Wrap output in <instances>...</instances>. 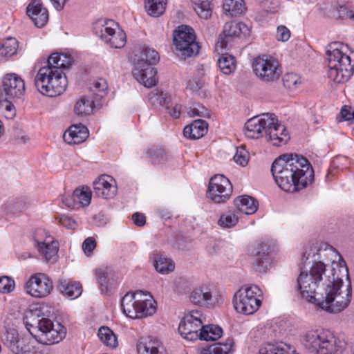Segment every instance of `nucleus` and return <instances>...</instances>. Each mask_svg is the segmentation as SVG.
I'll use <instances>...</instances> for the list:
<instances>
[{"instance_id":"nucleus-1","label":"nucleus","mask_w":354,"mask_h":354,"mask_svg":"<svg viewBox=\"0 0 354 354\" xmlns=\"http://www.w3.org/2000/svg\"><path fill=\"white\" fill-rule=\"evenodd\" d=\"M271 172L278 186L287 192L306 187L313 178V170L308 160L297 154H284L272 163Z\"/></svg>"},{"instance_id":"nucleus-2","label":"nucleus","mask_w":354,"mask_h":354,"mask_svg":"<svg viewBox=\"0 0 354 354\" xmlns=\"http://www.w3.org/2000/svg\"><path fill=\"white\" fill-rule=\"evenodd\" d=\"M339 260L341 257H338ZM333 277L326 279V288L317 293L315 305L329 313H339L346 309L351 299L352 288L349 283L344 292L342 290L343 278L348 279V270L344 261L333 259Z\"/></svg>"},{"instance_id":"nucleus-3","label":"nucleus","mask_w":354,"mask_h":354,"mask_svg":"<svg viewBox=\"0 0 354 354\" xmlns=\"http://www.w3.org/2000/svg\"><path fill=\"white\" fill-rule=\"evenodd\" d=\"M244 129L245 135L248 138L265 137L275 146L286 144L290 139L286 127L272 113H263L249 119L245 124Z\"/></svg>"},{"instance_id":"nucleus-4","label":"nucleus","mask_w":354,"mask_h":354,"mask_svg":"<svg viewBox=\"0 0 354 354\" xmlns=\"http://www.w3.org/2000/svg\"><path fill=\"white\" fill-rule=\"evenodd\" d=\"M46 306L41 305L33 308L26 315V326L30 333L39 342L51 345L62 341L66 330L59 324L55 326L45 314Z\"/></svg>"},{"instance_id":"nucleus-5","label":"nucleus","mask_w":354,"mask_h":354,"mask_svg":"<svg viewBox=\"0 0 354 354\" xmlns=\"http://www.w3.org/2000/svg\"><path fill=\"white\" fill-rule=\"evenodd\" d=\"M324 265L322 262L313 263L308 271H302L299 275L297 283V290L301 295L308 301L316 304L317 293L321 288H325V281L326 278L333 277V261L331 263L330 270L323 272Z\"/></svg>"},{"instance_id":"nucleus-6","label":"nucleus","mask_w":354,"mask_h":354,"mask_svg":"<svg viewBox=\"0 0 354 354\" xmlns=\"http://www.w3.org/2000/svg\"><path fill=\"white\" fill-rule=\"evenodd\" d=\"M348 46L342 43H333L326 51L328 61V77L335 82L344 83L351 77L354 70V61L348 54Z\"/></svg>"},{"instance_id":"nucleus-7","label":"nucleus","mask_w":354,"mask_h":354,"mask_svg":"<svg viewBox=\"0 0 354 354\" xmlns=\"http://www.w3.org/2000/svg\"><path fill=\"white\" fill-rule=\"evenodd\" d=\"M303 342L306 348L315 354L340 353L344 346V343L332 331L324 329L306 331Z\"/></svg>"},{"instance_id":"nucleus-8","label":"nucleus","mask_w":354,"mask_h":354,"mask_svg":"<svg viewBox=\"0 0 354 354\" xmlns=\"http://www.w3.org/2000/svg\"><path fill=\"white\" fill-rule=\"evenodd\" d=\"M35 84L42 95L53 97L65 91L68 80L62 71L44 66L38 71Z\"/></svg>"},{"instance_id":"nucleus-9","label":"nucleus","mask_w":354,"mask_h":354,"mask_svg":"<svg viewBox=\"0 0 354 354\" xmlns=\"http://www.w3.org/2000/svg\"><path fill=\"white\" fill-rule=\"evenodd\" d=\"M121 306L123 313L132 319H140L155 313L156 307L151 295L143 291L126 294Z\"/></svg>"},{"instance_id":"nucleus-10","label":"nucleus","mask_w":354,"mask_h":354,"mask_svg":"<svg viewBox=\"0 0 354 354\" xmlns=\"http://www.w3.org/2000/svg\"><path fill=\"white\" fill-rule=\"evenodd\" d=\"M261 296L262 292L257 286H243L234 295V307L239 313L252 315L261 305Z\"/></svg>"},{"instance_id":"nucleus-11","label":"nucleus","mask_w":354,"mask_h":354,"mask_svg":"<svg viewBox=\"0 0 354 354\" xmlns=\"http://www.w3.org/2000/svg\"><path fill=\"white\" fill-rule=\"evenodd\" d=\"M254 74L263 82L271 83L277 81L282 73L279 61L269 55L257 57L252 62Z\"/></svg>"},{"instance_id":"nucleus-12","label":"nucleus","mask_w":354,"mask_h":354,"mask_svg":"<svg viewBox=\"0 0 354 354\" xmlns=\"http://www.w3.org/2000/svg\"><path fill=\"white\" fill-rule=\"evenodd\" d=\"M174 44L178 51V56L184 59L196 55L199 46L196 42V35L192 28L180 26L174 33Z\"/></svg>"},{"instance_id":"nucleus-13","label":"nucleus","mask_w":354,"mask_h":354,"mask_svg":"<svg viewBox=\"0 0 354 354\" xmlns=\"http://www.w3.org/2000/svg\"><path fill=\"white\" fill-rule=\"evenodd\" d=\"M34 245L39 254L47 262L54 263L58 257L59 243L51 237L48 232L43 229H38L34 234Z\"/></svg>"},{"instance_id":"nucleus-14","label":"nucleus","mask_w":354,"mask_h":354,"mask_svg":"<svg viewBox=\"0 0 354 354\" xmlns=\"http://www.w3.org/2000/svg\"><path fill=\"white\" fill-rule=\"evenodd\" d=\"M232 193L230 181L223 175H215L210 179L207 197L216 203H225Z\"/></svg>"},{"instance_id":"nucleus-15","label":"nucleus","mask_w":354,"mask_h":354,"mask_svg":"<svg viewBox=\"0 0 354 354\" xmlns=\"http://www.w3.org/2000/svg\"><path fill=\"white\" fill-rule=\"evenodd\" d=\"M203 315L198 310H192L185 315L178 326V331L181 336L188 340L192 341L199 338L202 324Z\"/></svg>"},{"instance_id":"nucleus-16","label":"nucleus","mask_w":354,"mask_h":354,"mask_svg":"<svg viewBox=\"0 0 354 354\" xmlns=\"http://www.w3.org/2000/svg\"><path fill=\"white\" fill-rule=\"evenodd\" d=\"M274 250V245L269 241H260L254 244L250 252L254 258V266L259 272H265L271 263L270 254Z\"/></svg>"},{"instance_id":"nucleus-17","label":"nucleus","mask_w":354,"mask_h":354,"mask_svg":"<svg viewBox=\"0 0 354 354\" xmlns=\"http://www.w3.org/2000/svg\"><path fill=\"white\" fill-rule=\"evenodd\" d=\"M53 289V281L46 274L41 272L30 276L25 284L26 292L36 298L48 296Z\"/></svg>"},{"instance_id":"nucleus-18","label":"nucleus","mask_w":354,"mask_h":354,"mask_svg":"<svg viewBox=\"0 0 354 354\" xmlns=\"http://www.w3.org/2000/svg\"><path fill=\"white\" fill-rule=\"evenodd\" d=\"M100 32L102 40L111 48H121L124 46L127 41L126 34L114 21H106Z\"/></svg>"},{"instance_id":"nucleus-19","label":"nucleus","mask_w":354,"mask_h":354,"mask_svg":"<svg viewBox=\"0 0 354 354\" xmlns=\"http://www.w3.org/2000/svg\"><path fill=\"white\" fill-rule=\"evenodd\" d=\"M189 298L194 304L211 308L218 304L221 296L210 286L203 285L196 288Z\"/></svg>"},{"instance_id":"nucleus-20","label":"nucleus","mask_w":354,"mask_h":354,"mask_svg":"<svg viewBox=\"0 0 354 354\" xmlns=\"http://www.w3.org/2000/svg\"><path fill=\"white\" fill-rule=\"evenodd\" d=\"M3 91L6 100H15L21 98L25 93V82L15 73L4 75L2 81Z\"/></svg>"},{"instance_id":"nucleus-21","label":"nucleus","mask_w":354,"mask_h":354,"mask_svg":"<svg viewBox=\"0 0 354 354\" xmlns=\"http://www.w3.org/2000/svg\"><path fill=\"white\" fill-rule=\"evenodd\" d=\"M157 71L143 60H138L133 71L134 78L145 87L151 88L156 85L158 78Z\"/></svg>"},{"instance_id":"nucleus-22","label":"nucleus","mask_w":354,"mask_h":354,"mask_svg":"<svg viewBox=\"0 0 354 354\" xmlns=\"http://www.w3.org/2000/svg\"><path fill=\"white\" fill-rule=\"evenodd\" d=\"M249 31L248 27L242 22L236 21L226 22L223 26L222 34L219 36L216 43V48H227L230 39L238 37L241 34L247 35Z\"/></svg>"},{"instance_id":"nucleus-23","label":"nucleus","mask_w":354,"mask_h":354,"mask_svg":"<svg viewBox=\"0 0 354 354\" xmlns=\"http://www.w3.org/2000/svg\"><path fill=\"white\" fill-rule=\"evenodd\" d=\"M93 189L97 197L111 199L117 194V183L112 176L102 175L93 182Z\"/></svg>"},{"instance_id":"nucleus-24","label":"nucleus","mask_w":354,"mask_h":354,"mask_svg":"<svg viewBox=\"0 0 354 354\" xmlns=\"http://www.w3.org/2000/svg\"><path fill=\"white\" fill-rule=\"evenodd\" d=\"M26 12L34 24L38 28L44 27L48 21V12L37 0H32L27 6Z\"/></svg>"},{"instance_id":"nucleus-25","label":"nucleus","mask_w":354,"mask_h":354,"mask_svg":"<svg viewBox=\"0 0 354 354\" xmlns=\"http://www.w3.org/2000/svg\"><path fill=\"white\" fill-rule=\"evenodd\" d=\"M138 354H167L162 342L156 337L141 338L137 344Z\"/></svg>"},{"instance_id":"nucleus-26","label":"nucleus","mask_w":354,"mask_h":354,"mask_svg":"<svg viewBox=\"0 0 354 354\" xmlns=\"http://www.w3.org/2000/svg\"><path fill=\"white\" fill-rule=\"evenodd\" d=\"M88 136V129L80 124L71 126L63 135L64 140L69 145L80 144Z\"/></svg>"},{"instance_id":"nucleus-27","label":"nucleus","mask_w":354,"mask_h":354,"mask_svg":"<svg viewBox=\"0 0 354 354\" xmlns=\"http://www.w3.org/2000/svg\"><path fill=\"white\" fill-rule=\"evenodd\" d=\"M149 258L155 270L160 274H168L175 269L173 260L159 252H153L150 254Z\"/></svg>"},{"instance_id":"nucleus-28","label":"nucleus","mask_w":354,"mask_h":354,"mask_svg":"<svg viewBox=\"0 0 354 354\" xmlns=\"http://www.w3.org/2000/svg\"><path fill=\"white\" fill-rule=\"evenodd\" d=\"M149 100L153 105L159 104L160 106H166L167 109H169V115L173 118L177 119L180 117L181 113V105L176 104L171 109H170L169 106V102L167 100L168 97L166 93H164L163 92H151L149 94Z\"/></svg>"},{"instance_id":"nucleus-29","label":"nucleus","mask_w":354,"mask_h":354,"mask_svg":"<svg viewBox=\"0 0 354 354\" xmlns=\"http://www.w3.org/2000/svg\"><path fill=\"white\" fill-rule=\"evenodd\" d=\"M91 196L89 187L77 188L70 198H66V205L69 207H74L75 203H78L82 207L88 206L91 203Z\"/></svg>"},{"instance_id":"nucleus-30","label":"nucleus","mask_w":354,"mask_h":354,"mask_svg":"<svg viewBox=\"0 0 354 354\" xmlns=\"http://www.w3.org/2000/svg\"><path fill=\"white\" fill-rule=\"evenodd\" d=\"M207 123L203 120H194L190 125L184 128V136L189 139H199L207 131Z\"/></svg>"},{"instance_id":"nucleus-31","label":"nucleus","mask_w":354,"mask_h":354,"mask_svg":"<svg viewBox=\"0 0 354 354\" xmlns=\"http://www.w3.org/2000/svg\"><path fill=\"white\" fill-rule=\"evenodd\" d=\"M73 59L71 55L55 53L49 56L46 66L54 68L64 72L65 69L70 68Z\"/></svg>"},{"instance_id":"nucleus-32","label":"nucleus","mask_w":354,"mask_h":354,"mask_svg":"<svg viewBox=\"0 0 354 354\" xmlns=\"http://www.w3.org/2000/svg\"><path fill=\"white\" fill-rule=\"evenodd\" d=\"M237 209L245 214H252L257 210V203L252 197L241 196L234 200Z\"/></svg>"},{"instance_id":"nucleus-33","label":"nucleus","mask_w":354,"mask_h":354,"mask_svg":"<svg viewBox=\"0 0 354 354\" xmlns=\"http://www.w3.org/2000/svg\"><path fill=\"white\" fill-rule=\"evenodd\" d=\"M97 336L101 342L106 347L111 349H114L118 347V337L113 331L109 327L101 326L98 330Z\"/></svg>"},{"instance_id":"nucleus-34","label":"nucleus","mask_w":354,"mask_h":354,"mask_svg":"<svg viewBox=\"0 0 354 354\" xmlns=\"http://www.w3.org/2000/svg\"><path fill=\"white\" fill-rule=\"evenodd\" d=\"M167 4V0H145V9L149 16L158 17L165 12Z\"/></svg>"},{"instance_id":"nucleus-35","label":"nucleus","mask_w":354,"mask_h":354,"mask_svg":"<svg viewBox=\"0 0 354 354\" xmlns=\"http://www.w3.org/2000/svg\"><path fill=\"white\" fill-rule=\"evenodd\" d=\"M223 334L222 328L214 324H202L199 339L205 341H215L219 339Z\"/></svg>"},{"instance_id":"nucleus-36","label":"nucleus","mask_w":354,"mask_h":354,"mask_svg":"<svg viewBox=\"0 0 354 354\" xmlns=\"http://www.w3.org/2000/svg\"><path fill=\"white\" fill-rule=\"evenodd\" d=\"M60 291L71 299L78 297L82 292V288L80 283L62 280L59 283Z\"/></svg>"},{"instance_id":"nucleus-37","label":"nucleus","mask_w":354,"mask_h":354,"mask_svg":"<svg viewBox=\"0 0 354 354\" xmlns=\"http://www.w3.org/2000/svg\"><path fill=\"white\" fill-rule=\"evenodd\" d=\"M223 7L225 13L231 17L239 15L245 10L243 0H224Z\"/></svg>"},{"instance_id":"nucleus-38","label":"nucleus","mask_w":354,"mask_h":354,"mask_svg":"<svg viewBox=\"0 0 354 354\" xmlns=\"http://www.w3.org/2000/svg\"><path fill=\"white\" fill-rule=\"evenodd\" d=\"M19 42L15 37H8L0 44V54L3 57H12L17 52Z\"/></svg>"},{"instance_id":"nucleus-39","label":"nucleus","mask_w":354,"mask_h":354,"mask_svg":"<svg viewBox=\"0 0 354 354\" xmlns=\"http://www.w3.org/2000/svg\"><path fill=\"white\" fill-rule=\"evenodd\" d=\"M337 257V254L333 250L332 248L325 247V248H319L317 253L315 255V260L313 263L322 262L324 265L323 272L326 270H330V268H326L327 262L331 260L332 257Z\"/></svg>"},{"instance_id":"nucleus-40","label":"nucleus","mask_w":354,"mask_h":354,"mask_svg":"<svg viewBox=\"0 0 354 354\" xmlns=\"http://www.w3.org/2000/svg\"><path fill=\"white\" fill-rule=\"evenodd\" d=\"M218 65L222 73L229 75L236 68L235 59L230 55L223 54L218 59Z\"/></svg>"},{"instance_id":"nucleus-41","label":"nucleus","mask_w":354,"mask_h":354,"mask_svg":"<svg viewBox=\"0 0 354 354\" xmlns=\"http://www.w3.org/2000/svg\"><path fill=\"white\" fill-rule=\"evenodd\" d=\"M194 3V10L198 17L203 19H207L212 16L210 0H192Z\"/></svg>"},{"instance_id":"nucleus-42","label":"nucleus","mask_w":354,"mask_h":354,"mask_svg":"<svg viewBox=\"0 0 354 354\" xmlns=\"http://www.w3.org/2000/svg\"><path fill=\"white\" fill-rule=\"evenodd\" d=\"M234 342L228 338L225 342H218L211 345L208 351L210 354H230L233 351Z\"/></svg>"},{"instance_id":"nucleus-43","label":"nucleus","mask_w":354,"mask_h":354,"mask_svg":"<svg viewBox=\"0 0 354 354\" xmlns=\"http://www.w3.org/2000/svg\"><path fill=\"white\" fill-rule=\"evenodd\" d=\"M93 109V101L87 97H81L76 102L74 111L79 115H86L92 113Z\"/></svg>"},{"instance_id":"nucleus-44","label":"nucleus","mask_w":354,"mask_h":354,"mask_svg":"<svg viewBox=\"0 0 354 354\" xmlns=\"http://www.w3.org/2000/svg\"><path fill=\"white\" fill-rule=\"evenodd\" d=\"M147 156L153 164H158L167 159L165 150L158 147H151L147 150Z\"/></svg>"},{"instance_id":"nucleus-45","label":"nucleus","mask_w":354,"mask_h":354,"mask_svg":"<svg viewBox=\"0 0 354 354\" xmlns=\"http://www.w3.org/2000/svg\"><path fill=\"white\" fill-rule=\"evenodd\" d=\"M239 218L231 211L223 214L218 221V225L223 228H231L236 225Z\"/></svg>"},{"instance_id":"nucleus-46","label":"nucleus","mask_w":354,"mask_h":354,"mask_svg":"<svg viewBox=\"0 0 354 354\" xmlns=\"http://www.w3.org/2000/svg\"><path fill=\"white\" fill-rule=\"evenodd\" d=\"M283 82L285 87L288 89H296L302 83L301 77L295 73H287L283 77Z\"/></svg>"},{"instance_id":"nucleus-47","label":"nucleus","mask_w":354,"mask_h":354,"mask_svg":"<svg viewBox=\"0 0 354 354\" xmlns=\"http://www.w3.org/2000/svg\"><path fill=\"white\" fill-rule=\"evenodd\" d=\"M90 89L94 95L102 98L106 94V91L108 89L107 82L104 79L102 78L95 80L91 84Z\"/></svg>"},{"instance_id":"nucleus-48","label":"nucleus","mask_w":354,"mask_h":354,"mask_svg":"<svg viewBox=\"0 0 354 354\" xmlns=\"http://www.w3.org/2000/svg\"><path fill=\"white\" fill-rule=\"evenodd\" d=\"M139 60H143L145 62L150 64V66H152L158 62L159 55L154 49L147 48L142 51Z\"/></svg>"},{"instance_id":"nucleus-49","label":"nucleus","mask_w":354,"mask_h":354,"mask_svg":"<svg viewBox=\"0 0 354 354\" xmlns=\"http://www.w3.org/2000/svg\"><path fill=\"white\" fill-rule=\"evenodd\" d=\"M233 159L236 164L245 167L248 165L249 160L248 152L243 147H238L236 149Z\"/></svg>"},{"instance_id":"nucleus-50","label":"nucleus","mask_w":354,"mask_h":354,"mask_svg":"<svg viewBox=\"0 0 354 354\" xmlns=\"http://www.w3.org/2000/svg\"><path fill=\"white\" fill-rule=\"evenodd\" d=\"M15 287V281L10 277H0V292L2 293H9L12 292Z\"/></svg>"},{"instance_id":"nucleus-51","label":"nucleus","mask_w":354,"mask_h":354,"mask_svg":"<svg viewBox=\"0 0 354 354\" xmlns=\"http://www.w3.org/2000/svg\"><path fill=\"white\" fill-rule=\"evenodd\" d=\"M1 108L5 118L7 120H12L16 115V109L13 104L10 102V100H6L1 104Z\"/></svg>"},{"instance_id":"nucleus-52","label":"nucleus","mask_w":354,"mask_h":354,"mask_svg":"<svg viewBox=\"0 0 354 354\" xmlns=\"http://www.w3.org/2000/svg\"><path fill=\"white\" fill-rule=\"evenodd\" d=\"M59 223L67 229L73 230L77 227V223L73 218L65 214L59 216Z\"/></svg>"},{"instance_id":"nucleus-53","label":"nucleus","mask_w":354,"mask_h":354,"mask_svg":"<svg viewBox=\"0 0 354 354\" xmlns=\"http://www.w3.org/2000/svg\"><path fill=\"white\" fill-rule=\"evenodd\" d=\"M96 247V241L93 237L86 238L82 243V250L88 257L91 256Z\"/></svg>"},{"instance_id":"nucleus-54","label":"nucleus","mask_w":354,"mask_h":354,"mask_svg":"<svg viewBox=\"0 0 354 354\" xmlns=\"http://www.w3.org/2000/svg\"><path fill=\"white\" fill-rule=\"evenodd\" d=\"M95 274H96V278L97 279V281H98L100 286L102 288H104L106 290L108 288V281H109L108 272L102 268H99V269L96 270Z\"/></svg>"},{"instance_id":"nucleus-55","label":"nucleus","mask_w":354,"mask_h":354,"mask_svg":"<svg viewBox=\"0 0 354 354\" xmlns=\"http://www.w3.org/2000/svg\"><path fill=\"white\" fill-rule=\"evenodd\" d=\"M188 114L191 117H194V116L208 117L209 115L208 110L206 108H205L203 106H201L200 104H196L193 108H191L188 112Z\"/></svg>"},{"instance_id":"nucleus-56","label":"nucleus","mask_w":354,"mask_h":354,"mask_svg":"<svg viewBox=\"0 0 354 354\" xmlns=\"http://www.w3.org/2000/svg\"><path fill=\"white\" fill-rule=\"evenodd\" d=\"M290 37V31L284 26H279L277 29L276 38L279 41H286Z\"/></svg>"},{"instance_id":"nucleus-57","label":"nucleus","mask_w":354,"mask_h":354,"mask_svg":"<svg viewBox=\"0 0 354 354\" xmlns=\"http://www.w3.org/2000/svg\"><path fill=\"white\" fill-rule=\"evenodd\" d=\"M14 354H24L26 352L24 341L20 338L8 347Z\"/></svg>"},{"instance_id":"nucleus-58","label":"nucleus","mask_w":354,"mask_h":354,"mask_svg":"<svg viewBox=\"0 0 354 354\" xmlns=\"http://www.w3.org/2000/svg\"><path fill=\"white\" fill-rule=\"evenodd\" d=\"M19 339L18 333L13 329L8 330L4 335L5 344L9 347L10 344H12Z\"/></svg>"},{"instance_id":"nucleus-59","label":"nucleus","mask_w":354,"mask_h":354,"mask_svg":"<svg viewBox=\"0 0 354 354\" xmlns=\"http://www.w3.org/2000/svg\"><path fill=\"white\" fill-rule=\"evenodd\" d=\"M203 85V82L197 77L192 78L187 82V88L194 93L198 91Z\"/></svg>"},{"instance_id":"nucleus-60","label":"nucleus","mask_w":354,"mask_h":354,"mask_svg":"<svg viewBox=\"0 0 354 354\" xmlns=\"http://www.w3.org/2000/svg\"><path fill=\"white\" fill-rule=\"evenodd\" d=\"M17 205V203H6L2 205L1 209L7 215L15 214L21 211V209H19Z\"/></svg>"},{"instance_id":"nucleus-61","label":"nucleus","mask_w":354,"mask_h":354,"mask_svg":"<svg viewBox=\"0 0 354 354\" xmlns=\"http://www.w3.org/2000/svg\"><path fill=\"white\" fill-rule=\"evenodd\" d=\"M338 14L340 18L354 19V12L352 10H348L345 6H342L339 8Z\"/></svg>"},{"instance_id":"nucleus-62","label":"nucleus","mask_w":354,"mask_h":354,"mask_svg":"<svg viewBox=\"0 0 354 354\" xmlns=\"http://www.w3.org/2000/svg\"><path fill=\"white\" fill-rule=\"evenodd\" d=\"M132 219L133 223L139 227L143 226L145 224L146 218L144 214L136 212L133 214Z\"/></svg>"},{"instance_id":"nucleus-63","label":"nucleus","mask_w":354,"mask_h":354,"mask_svg":"<svg viewBox=\"0 0 354 354\" xmlns=\"http://www.w3.org/2000/svg\"><path fill=\"white\" fill-rule=\"evenodd\" d=\"M341 115L344 120L350 121L354 120V111H351L350 109L346 106L342 109Z\"/></svg>"},{"instance_id":"nucleus-64","label":"nucleus","mask_w":354,"mask_h":354,"mask_svg":"<svg viewBox=\"0 0 354 354\" xmlns=\"http://www.w3.org/2000/svg\"><path fill=\"white\" fill-rule=\"evenodd\" d=\"M53 6L57 10H61L64 8L67 0H50Z\"/></svg>"}]
</instances>
